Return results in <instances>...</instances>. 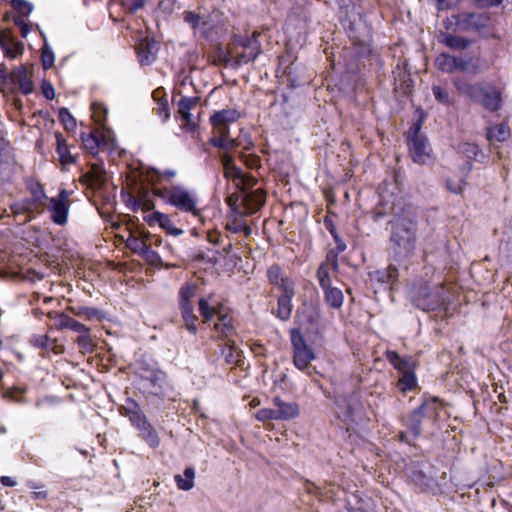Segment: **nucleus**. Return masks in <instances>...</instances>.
I'll return each mask as SVG.
<instances>
[{"label":"nucleus","instance_id":"nucleus-1","mask_svg":"<svg viewBox=\"0 0 512 512\" xmlns=\"http://www.w3.org/2000/svg\"><path fill=\"white\" fill-rule=\"evenodd\" d=\"M383 208H378L375 218L387 213L390 220L389 255L395 262H404L414 256L418 243V213L416 208L402 198H395L391 204L383 192L380 193Z\"/></svg>","mask_w":512,"mask_h":512},{"label":"nucleus","instance_id":"nucleus-2","mask_svg":"<svg viewBox=\"0 0 512 512\" xmlns=\"http://www.w3.org/2000/svg\"><path fill=\"white\" fill-rule=\"evenodd\" d=\"M412 303L423 311H434L445 305L447 292L440 277L420 280L410 291Z\"/></svg>","mask_w":512,"mask_h":512},{"label":"nucleus","instance_id":"nucleus-3","mask_svg":"<svg viewBox=\"0 0 512 512\" xmlns=\"http://www.w3.org/2000/svg\"><path fill=\"white\" fill-rule=\"evenodd\" d=\"M155 195L162 197L167 203L175 206L178 210L200 216L198 209L197 194L181 185H175L169 189L155 190Z\"/></svg>","mask_w":512,"mask_h":512},{"label":"nucleus","instance_id":"nucleus-4","mask_svg":"<svg viewBox=\"0 0 512 512\" xmlns=\"http://www.w3.org/2000/svg\"><path fill=\"white\" fill-rule=\"evenodd\" d=\"M258 33L251 36L235 35L232 39V54L236 58V66H241L254 61L261 53V44L258 41Z\"/></svg>","mask_w":512,"mask_h":512},{"label":"nucleus","instance_id":"nucleus-5","mask_svg":"<svg viewBox=\"0 0 512 512\" xmlns=\"http://www.w3.org/2000/svg\"><path fill=\"white\" fill-rule=\"evenodd\" d=\"M290 340L293 349V363L299 370L311 374L309 368L316 356L312 348L307 344L303 334L299 329L290 330Z\"/></svg>","mask_w":512,"mask_h":512},{"label":"nucleus","instance_id":"nucleus-6","mask_svg":"<svg viewBox=\"0 0 512 512\" xmlns=\"http://www.w3.org/2000/svg\"><path fill=\"white\" fill-rule=\"evenodd\" d=\"M438 409L436 399L426 400L408 416L405 425L414 438L420 435L424 421H434L437 418Z\"/></svg>","mask_w":512,"mask_h":512},{"label":"nucleus","instance_id":"nucleus-7","mask_svg":"<svg viewBox=\"0 0 512 512\" xmlns=\"http://www.w3.org/2000/svg\"><path fill=\"white\" fill-rule=\"evenodd\" d=\"M28 189L31 193V199L19 201L11 205V210L14 214L39 212L46 206L49 199L39 183H29Z\"/></svg>","mask_w":512,"mask_h":512},{"label":"nucleus","instance_id":"nucleus-8","mask_svg":"<svg viewBox=\"0 0 512 512\" xmlns=\"http://www.w3.org/2000/svg\"><path fill=\"white\" fill-rule=\"evenodd\" d=\"M70 192L61 189L57 197L50 198L48 210L51 214V220L57 225H65L68 220L70 209Z\"/></svg>","mask_w":512,"mask_h":512},{"label":"nucleus","instance_id":"nucleus-9","mask_svg":"<svg viewBox=\"0 0 512 512\" xmlns=\"http://www.w3.org/2000/svg\"><path fill=\"white\" fill-rule=\"evenodd\" d=\"M183 20L194 32L195 36L207 39L213 29L212 18L209 13L197 11H184Z\"/></svg>","mask_w":512,"mask_h":512},{"label":"nucleus","instance_id":"nucleus-10","mask_svg":"<svg viewBox=\"0 0 512 512\" xmlns=\"http://www.w3.org/2000/svg\"><path fill=\"white\" fill-rule=\"evenodd\" d=\"M420 127H415L413 135L409 138V148L415 163L425 165L432 161L431 148L426 138L419 134Z\"/></svg>","mask_w":512,"mask_h":512},{"label":"nucleus","instance_id":"nucleus-11","mask_svg":"<svg viewBox=\"0 0 512 512\" xmlns=\"http://www.w3.org/2000/svg\"><path fill=\"white\" fill-rule=\"evenodd\" d=\"M490 16L487 13L481 12H460L455 17L456 25L464 31H480L488 26Z\"/></svg>","mask_w":512,"mask_h":512},{"label":"nucleus","instance_id":"nucleus-12","mask_svg":"<svg viewBox=\"0 0 512 512\" xmlns=\"http://www.w3.org/2000/svg\"><path fill=\"white\" fill-rule=\"evenodd\" d=\"M137 373L143 381L144 387L149 389L151 393L158 394L160 392L166 378L164 372L157 368L141 366Z\"/></svg>","mask_w":512,"mask_h":512},{"label":"nucleus","instance_id":"nucleus-13","mask_svg":"<svg viewBox=\"0 0 512 512\" xmlns=\"http://www.w3.org/2000/svg\"><path fill=\"white\" fill-rule=\"evenodd\" d=\"M305 490L308 494L313 495L322 501L339 499L340 494L344 489H340V487L333 482H325L323 484L307 482L305 484Z\"/></svg>","mask_w":512,"mask_h":512},{"label":"nucleus","instance_id":"nucleus-14","mask_svg":"<svg viewBox=\"0 0 512 512\" xmlns=\"http://www.w3.org/2000/svg\"><path fill=\"white\" fill-rule=\"evenodd\" d=\"M353 16V20L349 19L347 16V18L344 19V25L349 31L350 38L355 43L359 42L361 45H364L369 36V29L360 14H355Z\"/></svg>","mask_w":512,"mask_h":512},{"label":"nucleus","instance_id":"nucleus-15","mask_svg":"<svg viewBox=\"0 0 512 512\" xmlns=\"http://www.w3.org/2000/svg\"><path fill=\"white\" fill-rule=\"evenodd\" d=\"M240 199L244 207V213L250 215L256 213L264 205L266 195L262 189L243 190Z\"/></svg>","mask_w":512,"mask_h":512},{"label":"nucleus","instance_id":"nucleus-16","mask_svg":"<svg viewBox=\"0 0 512 512\" xmlns=\"http://www.w3.org/2000/svg\"><path fill=\"white\" fill-rule=\"evenodd\" d=\"M198 99L195 97H184L178 102V115L181 121V127L187 131H194L196 123L192 120L190 111L197 105Z\"/></svg>","mask_w":512,"mask_h":512},{"label":"nucleus","instance_id":"nucleus-17","mask_svg":"<svg viewBox=\"0 0 512 512\" xmlns=\"http://www.w3.org/2000/svg\"><path fill=\"white\" fill-rule=\"evenodd\" d=\"M10 82L17 84L21 92L25 95L33 92L32 75L29 69L24 65L18 66L12 70L10 73Z\"/></svg>","mask_w":512,"mask_h":512},{"label":"nucleus","instance_id":"nucleus-18","mask_svg":"<svg viewBox=\"0 0 512 512\" xmlns=\"http://www.w3.org/2000/svg\"><path fill=\"white\" fill-rule=\"evenodd\" d=\"M453 84L457 91L459 92V94L475 102L480 100L484 84L470 83L461 77L455 78Z\"/></svg>","mask_w":512,"mask_h":512},{"label":"nucleus","instance_id":"nucleus-19","mask_svg":"<svg viewBox=\"0 0 512 512\" xmlns=\"http://www.w3.org/2000/svg\"><path fill=\"white\" fill-rule=\"evenodd\" d=\"M477 102L489 111H497L502 105L501 93L495 87L484 84L481 98Z\"/></svg>","mask_w":512,"mask_h":512},{"label":"nucleus","instance_id":"nucleus-20","mask_svg":"<svg viewBox=\"0 0 512 512\" xmlns=\"http://www.w3.org/2000/svg\"><path fill=\"white\" fill-rule=\"evenodd\" d=\"M240 118V112L236 109H223L214 113L211 118V124L214 129H229V124Z\"/></svg>","mask_w":512,"mask_h":512},{"label":"nucleus","instance_id":"nucleus-21","mask_svg":"<svg viewBox=\"0 0 512 512\" xmlns=\"http://www.w3.org/2000/svg\"><path fill=\"white\" fill-rule=\"evenodd\" d=\"M273 404L277 407L280 421L292 420L300 414V407L296 402H286L280 397H275Z\"/></svg>","mask_w":512,"mask_h":512},{"label":"nucleus","instance_id":"nucleus-22","mask_svg":"<svg viewBox=\"0 0 512 512\" xmlns=\"http://www.w3.org/2000/svg\"><path fill=\"white\" fill-rule=\"evenodd\" d=\"M146 220L150 225L158 224L171 235L180 236L183 234V230L174 226L167 214L156 211L150 214Z\"/></svg>","mask_w":512,"mask_h":512},{"label":"nucleus","instance_id":"nucleus-23","mask_svg":"<svg viewBox=\"0 0 512 512\" xmlns=\"http://www.w3.org/2000/svg\"><path fill=\"white\" fill-rule=\"evenodd\" d=\"M369 276L374 282L393 286L398 279V269L394 265H389L386 269L370 272Z\"/></svg>","mask_w":512,"mask_h":512},{"label":"nucleus","instance_id":"nucleus-24","mask_svg":"<svg viewBox=\"0 0 512 512\" xmlns=\"http://www.w3.org/2000/svg\"><path fill=\"white\" fill-rule=\"evenodd\" d=\"M218 133V137L211 139V144L215 147L221 148L225 151L234 150L238 146L242 145L240 139H233L228 136L229 129H215Z\"/></svg>","mask_w":512,"mask_h":512},{"label":"nucleus","instance_id":"nucleus-25","mask_svg":"<svg viewBox=\"0 0 512 512\" xmlns=\"http://www.w3.org/2000/svg\"><path fill=\"white\" fill-rule=\"evenodd\" d=\"M472 169V164L470 161H467L464 166L461 175L458 177H449L446 180L447 189L454 194H461L466 187V177L470 173Z\"/></svg>","mask_w":512,"mask_h":512},{"label":"nucleus","instance_id":"nucleus-26","mask_svg":"<svg viewBox=\"0 0 512 512\" xmlns=\"http://www.w3.org/2000/svg\"><path fill=\"white\" fill-rule=\"evenodd\" d=\"M386 359L391 365L399 372L404 373L413 369V362L411 357H401L397 352L388 350L386 352Z\"/></svg>","mask_w":512,"mask_h":512},{"label":"nucleus","instance_id":"nucleus-27","mask_svg":"<svg viewBox=\"0 0 512 512\" xmlns=\"http://www.w3.org/2000/svg\"><path fill=\"white\" fill-rule=\"evenodd\" d=\"M139 436L143 441H145L151 448L155 449L160 445V438L158 436L157 431L148 421L146 425H143L138 429Z\"/></svg>","mask_w":512,"mask_h":512},{"label":"nucleus","instance_id":"nucleus-28","mask_svg":"<svg viewBox=\"0 0 512 512\" xmlns=\"http://www.w3.org/2000/svg\"><path fill=\"white\" fill-rule=\"evenodd\" d=\"M67 311H69L74 316H77V317H80V318H83V319L89 320V321L102 318V312L93 307L69 306V307H67Z\"/></svg>","mask_w":512,"mask_h":512},{"label":"nucleus","instance_id":"nucleus-29","mask_svg":"<svg viewBox=\"0 0 512 512\" xmlns=\"http://www.w3.org/2000/svg\"><path fill=\"white\" fill-rule=\"evenodd\" d=\"M325 295L327 304L333 309H339L344 302V295L341 289L330 286L329 288L322 289Z\"/></svg>","mask_w":512,"mask_h":512},{"label":"nucleus","instance_id":"nucleus-30","mask_svg":"<svg viewBox=\"0 0 512 512\" xmlns=\"http://www.w3.org/2000/svg\"><path fill=\"white\" fill-rule=\"evenodd\" d=\"M510 136V128L507 124L501 123L488 128L487 138L490 142H503Z\"/></svg>","mask_w":512,"mask_h":512},{"label":"nucleus","instance_id":"nucleus-31","mask_svg":"<svg viewBox=\"0 0 512 512\" xmlns=\"http://www.w3.org/2000/svg\"><path fill=\"white\" fill-rule=\"evenodd\" d=\"M57 321L59 328L62 329H69L77 333L88 331V327L86 325L78 322L73 317H70L65 313L60 314Z\"/></svg>","mask_w":512,"mask_h":512},{"label":"nucleus","instance_id":"nucleus-32","mask_svg":"<svg viewBox=\"0 0 512 512\" xmlns=\"http://www.w3.org/2000/svg\"><path fill=\"white\" fill-rule=\"evenodd\" d=\"M294 296H279L277 301L276 316L287 321L291 317L293 310L292 299Z\"/></svg>","mask_w":512,"mask_h":512},{"label":"nucleus","instance_id":"nucleus-33","mask_svg":"<svg viewBox=\"0 0 512 512\" xmlns=\"http://www.w3.org/2000/svg\"><path fill=\"white\" fill-rule=\"evenodd\" d=\"M179 308H180L181 316L185 323L186 329L190 333L196 334L197 333L196 321L198 318L194 313L193 305H187V306L181 305V307H179Z\"/></svg>","mask_w":512,"mask_h":512},{"label":"nucleus","instance_id":"nucleus-34","mask_svg":"<svg viewBox=\"0 0 512 512\" xmlns=\"http://www.w3.org/2000/svg\"><path fill=\"white\" fill-rule=\"evenodd\" d=\"M435 64L437 68L446 73H453L457 71V58L446 53L440 54Z\"/></svg>","mask_w":512,"mask_h":512},{"label":"nucleus","instance_id":"nucleus-35","mask_svg":"<svg viewBox=\"0 0 512 512\" xmlns=\"http://www.w3.org/2000/svg\"><path fill=\"white\" fill-rule=\"evenodd\" d=\"M195 470L192 467H187L183 475H176L175 481L180 490L188 491L194 487Z\"/></svg>","mask_w":512,"mask_h":512},{"label":"nucleus","instance_id":"nucleus-36","mask_svg":"<svg viewBox=\"0 0 512 512\" xmlns=\"http://www.w3.org/2000/svg\"><path fill=\"white\" fill-rule=\"evenodd\" d=\"M442 42L453 50H465L471 45L469 39L453 34L444 35Z\"/></svg>","mask_w":512,"mask_h":512},{"label":"nucleus","instance_id":"nucleus-37","mask_svg":"<svg viewBox=\"0 0 512 512\" xmlns=\"http://www.w3.org/2000/svg\"><path fill=\"white\" fill-rule=\"evenodd\" d=\"M214 328L222 337L225 338H229L234 332L232 319L227 314L218 316V321L215 323Z\"/></svg>","mask_w":512,"mask_h":512},{"label":"nucleus","instance_id":"nucleus-38","mask_svg":"<svg viewBox=\"0 0 512 512\" xmlns=\"http://www.w3.org/2000/svg\"><path fill=\"white\" fill-rule=\"evenodd\" d=\"M82 143L87 151L96 155L98 153L99 146L104 143V137L100 138L94 132L82 134Z\"/></svg>","mask_w":512,"mask_h":512},{"label":"nucleus","instance_id":"nucleus-39","mask_svg":"<svg viewBox=\"0 0 512 512\" xmlns=\"http://www.w3.org/2000/svg\"><path fill=\"white\" fill-rule=\"evenodd\" d=\"M4 52L5 57L10 59H15L18 56L22 55L24 50V45L20 41H16L12 36L9 38V41L1 48Z\"/></svg>","mask_w":512,"mask_h":512},{"label":"nucleus","instance_id":"nucleus-40","mask_svg":"<svg viewBox=\"0 0 512 512\" xmlns=\"http://www.w3.org/2000/svg\"><path fill=\"white\" fill-rule=\"evenodd\" d=\"M215 61L221 64L230 65L232 67H237L236 58H234V55L232 54V42L226 49L218 48L216 50Z\"/></svg>","mask_w":512,"mask_h":512},{"label":"nucleus","instance_id":"nucleus-41","mask_svg":"<svg viewBox=\"0 0 512 512\" xmlns=\"http://www.w3.org/2000/svg\"><path fill=\"white\" fill-rule=\"evenodd\" d=\"M459 152L465 155L468 159L481 161L484 155L478 145L474 143H462L459 145Z\"/></svg>","mask_w":512,"mask_h":512},{"label":"nucleus","instance_id":"nucleus-42","mask_svg":"<svg viewBox=\"0 0 512 512\" xmlns=\"http://www.w3.org/2000/svg\"><path fill=\"white\" fill-rule=\"evenodd\" d=\"M222 354L228 364H237L241 360V351L237 349L234 342L228 341L222 349Z\"/></svg>","mask_w":512,"mask_h":512},{"label":"nucleus","instance_id":"nucleus-43","mask_svg":"<svg viewBox=\"0 0 512 512\" xmlns=\"http://www.w3.org/2000/svg\"><path fill=\"white\" fill-rule=\"evenodd\" d=\"M77 345L83 353H92L95 348L94 341L90 335V328L88 327V331L79 333L77 337Z\"/></svg>","mask_w":512,"mask_h":512},{"label":"nucleus","instance_id":"nucleus-44","mask_svg":"<svg viewBox=\"0 0 512 512\" xmlns=\"http://www.w3.org/2000/svg\"><path fill=\"white\" fill-rule=\"evenodd\" d=\"M226 229L234 234L243 232L246 236H249L252 233V229L246 224V222L242 218L237 217L226 224Z\"/></svg>","mask_w":512,"mask_h":512},{"label":"nucleus","instance_id":"nucleus-45","mask_svg":"<svg viewBox=\"0 0 512 512\" xmlns=\"http://www.w3.org/2000/svg\"><path fill=\"white\" fill-rule=\"evenodd\" d=\"M416 384L417 380L412 370L402 373L398 381L399 389L403 392L414 389Z\"/></svg>","mask_w":512,"mask_h":512},{"label":"nucleus","instance_id":"nucleus-46","mask_svg":"<svg viewBox=\"0 0 512 512\" xmlns=\"http://www.w3.org/2000/svg\"><path fill=\"white\" fill-rule=\"evenodd\" d=\"M317 279L322 289L332 286L330 271L327 263H322L317 270Z\"/></svg>","mask_w":512,"mask_h":512},{"label":"nucleus","instance_id":"nucleus-47","mask_svg":"<svg viewBox=\"0 0 512 512\" xmlns=\"http://www.w3.org/2000/svg\"><path fill=\"white\" fill-rule=\"evenodd\" d=\"M195 296V287L189 284H185L180 288L179 291V307L181 305H192L191 299Z\"/></svg>","mask_w":512,"mask_h":512},{"label":"nucleus","instance_id":"nucleus-48","mask_svg":"<svg viewBox=\"0 0 512 512\" xmlns=\"http://www.w3.org/2000/svg\"><path fill=\"white\" fill-rule=\"evenodd\" d=\"M137 54L139 62L142 65H149L155 59V55L150 50L149 44H141L137 50Z\"/></svg>","mask_w":512,"mask_h":512},{"label":"nucleus","instance_id":"nucleus-49","mask_svg":"<svg viewBox=\"0 0 512 512\" xmlns=\"http://www.w3.org/2000/svg\"><path fill=\"white\" fill-rule=\"evenodd\" d=\"M278 410L277 407L274 408H263L256 412V419L261 422H265L268 420H277L280 421L278 418Z\"/></svg>","mask_w":512,"mask_h":512},{"label":"nucleus","instance_id":"nucleus-50","mask_svg":"<svg viewBox=\"0 0 512 512\" xmlns=\"http://www.w3.org/2000/svg\"><path fill=\"white\" fill-rule=\"evenodd\" d=\"M139 255L151 265L156 266L161 263V257L159 256V254L152 250L151 247L148 245L142 247V251Z\"/></svg>","mask_w":512,"mask_h":512},{"label":"nucleus","instance_id":"nucleus-51","mask_svg":"<svg viewBox=\"0 0 512 512\" xmlns=\"http://www.w3.org/2000/svg\"><path fill=\"white\" fill-rule=\"evenodd\" d=\"M61 141H62L61 137L57 136V142H58L57 152L60 156L61 162L63 164L74 163L75 157L69 153L67 146L65 144H63Z\"/></svg>","mask_w":512,"mask_h":512},{"label":"nucleus","instance_id":"nucleus-52","mask_svg":"<svg viewBox=\"0 0 512 512\" xmlns=\"http://www.w3.org/2000/svg\"><path fill=\"white\" fill-rule=\"evenodd\" d=\"M432 92L435 97V99L444 105H450L453 103L450 94L447 90L443 89L441 86L434 85L432 87Z\"/></svg>","mask_w":512,"mask_h":512},{"label":"nucleus","instance_id":"nucleus-53","mask_svg":"<svg viewBox=\"0 0 512 512\" xmlns=\"http://www.w3.org/2000/svg\"><path fill=\"white\" fill-rule=\"evenodd\" d=\"M199 312L204 319V322L210 321L216 314V310L210 307L208 301L205 298L199 299L198 302Z\"/></svg>","mask_w":512,"mask_h":512},{"label":"nucleus","instance_id":"nucleus-54","mask_svg":"<svg viewBox=\"0 0 512 512\" xmlns=\"http://www.w3.org/2000/svg\"><path fill=\"white\" fill-rule=\"evenodd\" d=\"M11 4L20 17L28 16L33 10V5L26 0H12Z\"/></svg>","mask_w":512,"mask_h":512},{"label":"nucleus","instance_id":"nucleus-55","mask_svg":"<svg viewBox=\"0 0 512 512\" xmlns=\"http://www.w3.org/2000/svg\"><path fill=\"white\" fill-rule=\"evenodd\" d=\"M41 59H42V65H43L44 69L51 68L55 61L54 53L46 42L42 47Z\"/></svg>","mask_w":512,"mask_h":512},{"label":"nucleus","instance_id":"nucleus-56","mask_svg":"<svg viewBox=\"0 0 512 512\" xmlns=\"http://www.w3.org/2000/svg\"><path fill=\"white\" fill-rule=\"evenodd\" d=\"M59 118L63 123L65 129L72 130L76 127V120L67 108H61L59 110Z\"/></svg>","mask_w":512,"mask_h":512},{"label":"nucleus","instance_id":"nucleus-57","mask_svg":"<svg viewBox=\"0 0 512 512\" xmlns=\"http://www.w3.org/2000/svg\"><path fill=\"white\" fill-rule=\"evenodd\" d=\"M92 112L95 122L98 124H103L107 115L106 107L101 103H93Z\"/></svg>","mask_w":512,"mask_h":512},{"label":"nucleus","instance_id":"nucleus-58","mask_svg":"<svg viewBox=\"0 0 512 512\" xmlns=\"http://www.w3.org/2000/svg\"><path fill=\"white\" fill-rule=\"evenodd\" d=\"M285 276L284 272L278 265H272L267 270V277L270 284L274 285L276 282L280 281L281 278Z\"/></svg>","mask_w":512,"mask_h":512},{"label":"nucleus","instance_id":"nucleus-59","mask_svg":"<svg viewBox=\"0 0 512 512\" xmlns=\"http://www.w3.org/2000/svg\"><path fill=\"white\" fill-rule=\"evenodd\" d=\"M131 424L138 430L143 425H146L148 422L146 416L141 412L140 408L135 410L134 413H132V416L129 418Z\"/></svg>","mask_w":512,"mask_h":512},{"label":"nucleus","instance_id":"nucleus-60","mask_svg":"<svg viewBox=\"0 0 512 512\" xmlns=\"http://www.w3.org/2000/svg\"><path fill=\"white\" fill-rule=\"evenodd\" d=\"M278 289L282 292L280 296H295V283L291 278L280 285Z\"/></svg>","mask_w":512,"mask_h":512},{"label":"nucleus","instance_id":"nucleus-61","mask_svg":"<svg viewBox=\"0 0 512 512\" xmlns=\"http://www.w3.org/2000/svg\"><path fill=\"white\" fill-rule=\"evenodd\" d=\"M278 289L282 292L280 296H295V283L291 278L280 285Z\"/></svg>","mask_w":512,"mask_h":512},{"label":"nucleus","instance_id":"nucleus-62","mask_svg":"<svg viewBox=\"0 0 512 512\" xmlns=\"http://www.w3.org/2000/svg\"><path fill=\"white\" fill-rule=\"evenodd\" d=\"M154 110L163 121H166L170 117L168 103L166 99L164 102L160 101Z\"/></svg>","mask_w":512,"mask_h":512},{"label":"nucleus","instance_id":"nucleus-63","mask_svg":"<svg viewBox=\"0 0 512 512\" xmlns=\"http://www.w3.org/2000/svg\"><path fill=\"white\" fill-rule=\"evenodd\" d=\"M127 245L139 255L142 251V247H145L147 244L138 238L131 237L128 239Z\"/></svg>","mask_w":512,"mask_h":512},{"label":"nucleus","instance_id":"nucleus-64","mask_svg":"<svg viewBox=\"0 0 512 512\" xmlns=\"http://www.w3.org/2000/svg\"><path fill=\"white\" fill-rule=\"evenodd\" d=\"M14 24L20 29L22 37H27L30 32V26L26 23L23 17L17 16L14 18Z\"/></svg>","mask_w":512,"mask_h":512}]
</instances>
